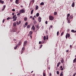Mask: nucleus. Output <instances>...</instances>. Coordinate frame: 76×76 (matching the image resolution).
<instances>
[{"label": "nucleus", "instance_id": "obj_1", "mask_svg": "<svg viewBox=\"0 0 76 76\" xmlns=\"http://www.w3.org/2000/svg\"><path fill=\"white\" fill-rule=\"evenodd\" d=\"M25 10H24L23 9L20 10L19 12L21 14L22 13H25Z\"/></svg>", "mask_w": 76, "mask_h": 76}, {"label": "nucleus", "instance_id": "obj_2", "mask_svg": "<svg viewBox=\"0 0 76 76\" xmlns=\"http://www.w3.org/2000/svg\"><path fill=\"white\" fill-rule=\"evenodd\" d=\"M49 18L50 20H53V19H54L53 17L51 15L49 16Z\"/></svg>", "mask_w": 76, "mask_h": 76}, {"label": "nucleus", "instance_id": "obj_3", "mask_svg": "<svg viewBox=\"0 0 76 76\" xmlns=\"http://www.w3.org/2000/svg\"><path fill=\"white\" fill-rule=\"evenodd\" d=\"M67 35L68 38H69L70 37V34H68V33L66 34V39L67 38Z\"/></svg>", "mask_w": 76, "mask_h": 76}, {"label": "nucleus", "instance_id": "obj_4", "mask_svg": "<svg viewBox=\"0 0 76 76\" xmlns=\"http://www.w3.org/2000/svg\"><path fill=\"white\" fill-rule=\"evenodd\" d=\"M16 31H17V28H14L13 29L12 31L13 32H16Z\"/></svg>", "mask_w": 76, "mask_h": 76}, {"label": "nucleus", "instance_id": "obj_5", "mask_svg": "<svg viewBox=\"0 0 76 76\" xmlns=\"http://www.w3.org/2000/svg\"><path fill=\"white\" fill-rule=\"evenodd\" d=\"M38 20L39 22H41V18L40 17H39L38 19Z\"/></svg>", "mask_w": 76, "mask_h": 76}, {"label": "nucleus", "instance_id": "obj_6", "mask_svg": "<svg viewBox=\"0 0 76 76\" xmlns=\"http://www.w3.org/2000/svg\"><path fill=\"white\" fill-rule=\"evenodd\" d=\"M13 26H15V27H16V26H17L16 23V22H14V23H13Z\"/></svg>", "mask_w": 76, "mask_h": 76}, {"label": "nucleus", "instance_id": "obj_7", "mask_svg": "<svg viewBox=\"0 0 76 76\" xmlns=\"http://www.w3.org/2000/svg\"><path fill=\"white\" fill-rule=\"evenodd\" d=\"M21 44H22V42L21 41H20L18 44L19 45H20Z\"/></svg>", "mask_w": 76, "mask_h": 76}, {"label": "nucleus", "instance_id": "obj_8", "mask_svg": "<svg viewBox=\"0 0 76 76\" xmlns=\"http://www.w3.org/2000/svg\"><path fill=\"white\" fill-rule=\"evenodd\" d=\"M19 0H16L15 1V3L16 4H19Z\"/></svg>", "mask_w": 76, "mask_h": 76}, {"label": "nucleus", "instance_id": "obj_9", "mask_svg": "<svg viewBox=\"0 0 76 76\" xmlns=\"http://www.w3.org/2000/svg\"><path fill=\"white\" fill-rule=\"evenodd\" d=\"M17 20V17H16L13 20V21H16Z\"/></svg>", "mask_w": 76, "mask_h": 76}, {"label": "nucleus", "instance_id": "obj_10", "mask_svg": "<svg viewBox=\"0 0 76 76\" xmlns=\"http://www.w3.org/2000/svg\"><path fill=\"white\" fill-rule=\"evenodd\" d=\"M71 32H73L74 33H75V32H76V31H75V30H71Z\"/></svg>", "mask_w": 76, "mask_h": 76}, {"label": "nucleus", "instance_id": "obj_11", "mask_svg": "<svg viewBox=\"0 0 76 76\" xmlns=\"http://www.w3.org/2000/svg\"><path fill=\"white\" fill-rule=\"evenodd\" d=\"M72 6L73 7H75V2H73L72 3Z\"/></svg>", "mask_w": 76, "mask_h": 76}, {"label": "nucleus", "instance_id": "obj_12", "mask_svg": "<svg viewBox=\"0 0 76 76\" xmlns=\"http://www.w3.org/2000/svg\"><path fill=\"white\" fill-rule=\"evenodd\" d=\"M69 16H70V14H68L67 15V19H69Z\"/></svg>", "mask_w": 76, "mask_h": 76}, {"label": "nucleus", "instance_id": "obj_13", "mask_svg": "<svg viewBox=\"0 0 76 76\" xmlns=\"http://www.w3.org/2000/svg\"><path fill=\"white\" fill-rule=\"evenodd\" d=\"M0 3H2V4H3L4 3V1H2L1 0H0Z\"/></svg>", "mask_w": 76, "mask_h": 76}, {"label": "nucleus", "instance_id": "obj_14", "mask_svg": "<svg viewBox=\"0 0 76 76\" xmlns=\"http://www.w3.org/2000/svg\"><path fill=\"white\" fill-rule=\"evenodd\" d=\"M67 20H68V23H70V20L68 18V19H67Z\"/></svg>", "mask_w": 76, "mask_h": 76}, {"label": "nucleus", "instance_id": "obj_15", "mask_svg": "<svg viewBox=\"0 0 76 76\" xmlns=\"http://www.w3.org/2000/svg\"><path fill=\"white\" fill-rule=\"evenodd\" d=\"M36 28H37V29L38 30V29H39V27L38 26V25H37L36 26Z\"/></svg>", "mask_w": 76, "mask_h": 76}, {"label": "nucleus", "instance_id": "obj_16", "mask_svg": "<svg viewBox=\"0 0 76 76\" xmlns=\"http://www.w3.org/2000/svg\"><path fill=\"white\" fill-rule=\"evenodd\" d=\"M33 33V32H32V31H31L29 32V34L30 35H32V34Z\"/></svg>", "mask_w": 76, "mask_h": 76}, {"label": "nucleus", "instance_id": "obj_17", "mask_svg": "<svg viewBox=\"0 0 76 76\" xmlns=\"http://www.w3.org/2000/svg\"><path fill=\"white\" fill-rule=\"evenodd\" d=\"M5 7H6V6L4 5L3 7V9H2V10H4V9H5Z\"/></svg>", "mask_w": 76, "mask_h": 76}, {"label": "nucleus", "instance_id": "obj_18", "mask_svg": "<svg viewBox=\"0 0 76 76\" xmlns=\"http://www.w3.org/2000/svg\"><path fill=\"white\" fill-rule=\"evenodd\" d=\"M27 28H28V29H29L30 28V25H28V26H27Z\"/></svg>", "mask_w": 76, "mask_h": 76}, {"label": "nucleus", "instance_id": "obj_19", "mask_svg": "<svg viewBox=\"0 0 76 76\" xmlns=\"http://www.w3.org/2000/svg\"><path fill=\"white\" fill-rule=\"evenodd\" d=\"M33 12H34V10H32L31 11V15H32V14H33Z\"/></svg>", "mask_w": 76, "mask_h": 76}, {"label": "nucleus", "instance_id": "obj_20", "mask_svg": "<svg viewBox=\"0 0 76 76\" xmlns=\"http://www.w3.org/2000/svg\"><path fill=\"white\" fill-rule=\"evenodd\" d=\"M39 13H37L36 14V16H37V17L39 16Z\"/></svg>", "mask_w": 76, "mask_h": 76}, {"label": "nucleus", "instance_id": "obj_21", "mask_svg": "<svg viewBox=\"0 0 76 76\" xmlns=\"http://www.w3.org/2000/svg\"><path fill=\"white\" fill-rule=\"evenodd\" d=\"M16 15H15L12 17V19H15V18H16Z\"/></svg>", "mask_w": 76, "mask_h": 76}, {"label": "nucleus", "instance_id": "obj_22", "mask_svg": "<svg viewBox=\"0 0 76 76\" xmlns=\"http://www.w3.org/2000/svg\"><path fill=\"white\" fill-rule=\"evenodd\" d=\"M40 4V5H44V3L43 2H42Z\"/></svg>", "mask_w": 76, "mask_h": 76}, {"label": "nucleus", "instance_id": "obj_23", "mask_svg": "<svg viewBox=\"0 0 76 76\" xmlns=\"http://www.w3.org/2000/svg\"><path fill=\"white\" fill-rule=\"evenodd\" d=\"M61 68V70H63V68L62 66H60Z\"/></svg>", "mask_w": 76, "mask_h": 76}, {"label": "nucleus", "instance_id": "obj_24", "mask_svg": "<svg viewBox=\"0 0 76 76\" xmlns=\"http://www.w3.org/2000/svg\"><path fill=\"white\" fill-rule=\"evenodd\" d=\"M57 15V12H54V15Z\"/></svg>", "mask_w": 76, "mask_h": 76}, {"label": "nucleus", "instance_id": "obj_25", "mask_svg": "<svg viewBox=\"0 0 76 76\" xmlns=\"http://www.w3.org/2000/svg\"><path fill=\"white\" fill-rule=\"evenodd\" d=\"M60 62H59L57 65V67H58L59 66V65H60Z\"/></svg>", "mask_w": 76, "mask_h": 76}, {"label": "nucleus", "instance_id": "obj_26", "mask_svg": "<svg viewBox=\"0 0 76 76\" xmlns=\"http://www.w3.org/2000/svg\"><path fill=\"white\" fill-rule=\"evenodd\" d=\"M72 18H73V17H72V15L70 16L69 17L70 19H72Z\"/></svg>", "mask_w": 76, "mask_h": 76}, {"label": "nucleus", "instance_id": "obj_27", "mask_svg": "<svg viewBox=\"0 0 76 76\" xmlns=\"http://www.w3.org/2000/svg\"><path fill=\"white\" fill-rule=\"evenodd\" d=\"M76 61V58H75L74 60H73V63H75Z\"/></svg>", "mask_w": 76, "mask_h": 76}, {"label": "nucleus", "instance_id": "obj_28", "mask_svg": "<svg viewBox=\"0 0 76 76\" xmlns=\"http://www.w3.org/2000/svg\"><path fill=\"white\" fill-rule=\"evenodd\" d=\"M38 6H37L36 7V10H38Z\"/></svg>", "mask_w": 76, "mask_h": 76}, {"label": "nucleus", "instance_id": "obj_29", "mask_svg": "<svg viewBox=\"0 0 76 76\" xmlns=\"http://www.w3.org/2000/svg\"><path fill=\"white\" fill-rule=\"evenodd\" d=\"M25 50V48H24V47H23L22 48V51H24V50Z\"/></svg>", "mask_w": 76, "mask_h": 76}, {"label": "nucleus", "instance_id": "obj_30", "mask_svg": "<svg viewBox=\"0 0 76 76\" xmlns=\"http://www.w3.org/2000/svg\"><path fill=\"white\" fill-rule=\"evenodd\" d=\"M18 45H17L16 46V47L15 48H14V49H15V50H16V48H18Z\"/></svg>", "mask_w": 76, "mask_h": 76}, {"label": "nucleus", "instance_id": "obj_31", "mask_svg": "<svg viewBox=\"0 0 76 76\" xmlns=\"http://www.w3.org/2000/svg\"><path fill=\"white\" fill-rule=\"evenodd\" d=\"M61 63H64V60H63V59H62L61 60Z\"/></svg>", "mask_w": 76, "mask_h": 76}, {"label": "nucleus", "instance_id": "obj_32", "mask_svg": "<svg viewBox=\"0 0 76 76\" xmlns=\"http://www.w3.org/2000/svg\"><path fill=\"white\" fill-rule=\"evenodd\" d=\"M27 42H27V41H25L24 42V44H27Z\"/></svg>", "mask_w": 76, "mask_h": 76}, {"label": "nucleus", "instance_id": "obj_33", "mask_svg": "<svg viewBox=\"0 0 76 76\" xmlns=\"http://www.w3.org/2000/svg\"><path fill=\"white\" fill-rule=\"evenodd\" d=\"M24 20L25 21H26L27 20V18H24Z\"/></svg>", "mask_w": 76, "mask_h": 76}, {"label": "nucleus", "instance_id": "obj_34", "mask_svg": "<svg viewBox=\"0 0 76 76\" xmlns=\"http://www.w3.org/2000/svg\"><path fill=\"white\" fill-rule=\"evenodd\" d=\"M20 13H19L17 14V16H18V17H19L20 16Z\"/></svg>", "mask_w": 76, "mask_h": 76}, {"label": "nucleus", "instance_id": "obj_35", "mask_svg": "<svg viewBox=\"0 0 76 76\" xmlns=\"http://www.w3.org/2000/svg\"><path fill=\"white\" fill-rule=\"evenodd\" d=\"M44 40H45V39H46V37H45V36H44Z\"/></svg>", "mask_w": 76, "mask_h": 76}, {"label": "nucleus", "instance_id": "obj_36", "mask_svg": "<svg viewBox=\"0 0 76 76\" xmlns=\"http://www.w3.org/2000/svg\"><path fill=\"white\" fill-rule=\"evenodd\" d=\"M16 23L17 25H19V22H18V21H17Z\"/></svg>", "mask_w": 76, "mask_h": 76}, {"label": "nucleus", "instance_id": "obj_37", "mask_svg": "<svg viewBox=\"0 0 76 76\" xmlns=\"http://www.w3.org/2000/svg\"><path fill=\"white\" fill-rule=\"evenodd\" d=\"M32 29L33 30V31H35V27H34L33 28H31V29Z\"/></svg>", "mask_w": 76, "mask_h": 76}, {"label": "nucleus", "instance_id": "obj_38", "mask_svg": "<svg viewBox=\"0 0 76 76\" xmlns=\"http://www.w3.org/2000/svg\"><path fill=\"white\" fill-rule=\"evenodd\" d=\"M25 25H26V26H27V25H28V23H25Z\"/></svg>", "mask_w": 76, "mask_h": 76}, {"label": "nucleus", "instance_id": "obj_39", "mask_svg": "<svg viewBox=\"0 0 76 76\" xmlns=\"http://www.w3.org/2000/svg\"><path fill=\"white\" fill-rule=\"evenodd\" d=\"M64 34V32H63L61 33V36H62V35H63Z\"/></svg>", "mask_w": 76, "mask_h": 76}, {"label": "nucleus", "instance_id": "obj_40", "mask_svg": "<svg viewBox=\"0 0 76 76\" xmlns=\"http://www.w3.org/2000/svg\"><path fill=\"white\" fill-rule=\"evenodd\" d=\"M43 76H45V73L43 72Z\"/></svg>", "mask_w": 76, "mask_h": 76}, {"label": "nucleus", "instance_id": "obj_41", "mask_svg": "<svg viewBox=\"0 0 76 76\" xmlns=\"http://www.w3.org/2000/svg\"><path fill=\"white\" fill-rule=\"evenodd\" d=\"M11 19V18L10 17H8V18H7V20H9V19Z\"/></svg>", "mask_w": 76, "mask_h": 76}, {"label": "nucleus", "instance_id": "obj_42", "mask_svg": "<svg viewBox=\"0 0 76 76\" xmlns=\"http://www.w3.org/2000/svg\"><path fill=\"white\" fill-rule=\"evenodd\" d=\"M26 44L24 43V44H23V47H25V46H26Z\"/></svg>", "mask_w": 76, "mask_h": 76}, {"label": "nucleus", "instance_id": "obj_43", "mask_svg": "<svg viewBox=\"0 0 76 76\" xmlns=\"http://www.w3.org/2000/svg\"><path fill=\"white\" fill-rule=\"evenodd\" d=\"M59 34V32L58 31V32H57V35H58Z\"/></svg>", "mask_w": 76, "mask_h": 76}, {"label": "nucleus", "instance_id": "obj_44", "mask_svg": "<svg viewBox=\"0 0 76 76\" xmlns=\"http://www.w3.org/2000/svg\"><path fill=\"white\" fill-rule=\"evenodd\" d=\"M57 73L58 75V74H59V72H58V71H57Z\"/></svg>", "mask_w": 76, "mask_h": 76}, {"label": "nucleus", "instance_id": "obj_45", "mask_svg": "<svg viewBox=\"0 0 76 76\" xmlns=\"http://www.w3.org/2000/svg\"><path fill=\"white\" fill-rule=\"evenodd\" d=\"M12 10L13 11V12H15V9H13Z\"/></svg>", "mask_w": 76, "mask_h": 76}, {"label": "nucleus", "instance_id": "obj_46", "mask_svg": "<svg viewBox=\"0 0 76 76\" xmlns=\"http://www.w3.org/2000/svg\"><path fill=\"white\" fill-rule=\"evenodd\" d=\"M42 42H41L39 41V44H42Z\"/></svg>", "mask_w": 76, "mask_h": 76}, {"label": "nucleus", "instance_id": "obj_47", "mask_svg": "<svg viewBox=\"0 0 76 76\" xmlns=\"http://www.w3.org/2000/svg\"><path fill=\"white\" fill-rule=\"evenodd\" d=\"M5 20V19H4L3 20V21H2L3 23H4V22Z\"/></svg>", "mask_w": 76, "mask_h": 76}, {"label": "nucleus", "instance_id": "obj_48", "mask_svg": "<svg viewBox=\"0 0 76 76\" xmlns=\"http://www.w3.org/2000/svg\"><path fill=\"white\" fill-rule=\"evenodd\" d=\"M45 23L46 24H47V23H48V21H46Z\"/></svg>", "mask_w": 76, "mask_h": 76}, {"label": "nucleus", "instance_id": "obj_49", "mask_svg": "<svg viewBox=\"0 0 76 76\" xmlns=\"http://www.w3.org/2000/svg\"><path fill=\"white\" fill-rule=\"evenodd\" d=\"M32 1L33 2V3H34V2L35 1V0H32Z\"/></svg>", "mask_w": 76, "mask_h": 76}, {"label": "nucleus", "instance_id": "obj_50", "mask_svg": "<svg viewBox=\"0 0 76 76\" xmlns=\"http://www.w3.org/2000/svg\"><path fill=\"white\" fill-rule=\"evenodd\" d=\"M23 51L21 50V54H22V53H23Z\"/></svg>", "mask_w": 76, "mask_h": 76}, {"label": "nucleus", "instance_id": "obj_51", "mask_svg": "<svg viewBox=\"0 0 76 76\" xmlns=\"http://www.w3.org/2000/svg\"><path fill=\"white\" fill-rule=\"evenodd\" d=\"M20 23H21V21H19V24H20Z\"/></svg>", "mask_w": 76, "mask_h": 76}, {"label": "nucleus", "instance_id": "obj_52", "mask_svg": "<svg viewBox=\"0 0 76 76\" xmlns=\"http://www.w3.org/2000/svg\"><path fill=\"white\" fill-rule=\"evenodd\" d=\"M42 45H40V48H41V47H42Z\"/></svg>", "mask_w": 76, "mask_h": 76}, {"label": "nucleus", "instance_id": "obj_53", "mask_svg": "<svg viewBox=\"0 0 76 76\" xmlns=\"http://www.w3.org/2000/svg\"><path fill=\"white\" fill-rule=\"evenodd\" d=\"M32 19L33 20H35V18H34V17Z\"/></svg>", "mask_w": 76, "mask_h": 76}, {"label": "nucleus", "instance_id": "obj_54", "mask_svg": "<svg viewBox=\"0 0 76 76\" xmlns=\"http://www.w3.org/2000/svg\"><path fill=\"white\" fill-rule=\"evenodd\" d=\"M75 75H76V73H75V74H73V76H75Z\"/></svg>", "mask_w": 76, "mask_h": 76}, {"label": "nucleus", "instance_id": "obj_55", "mask_svg": "<svg viewBox=\"0 0 76 76\" xmlns=\"http://www.w3.org/2000/svg\"><path fill=\"white\" fill-rule=\"evenodd\" d=\"M34 26H34V25H33L31 28V29H32V28H34Z\"/></svg>", "mask_w": 76, "mask_h": 76}, {"label": "nucleus", "instance_id": "obj_56", "mask_svg": "<svg viewBox=\"0 0 76 76\" xmlns=\"http://www.w3.org/2000/svg\"><path fill=\"white\" fill-rule=\"evenodd\" d=\"M12 15L13 16H14V15H15V13H12Z\"/></svg>", "mask_w": 76, "mask_h": 76}, {"label": "nucleus", "instance_id": "obj_57", "mask_svg": "<svg viewBox=\"0 0 76 76\" xmlns=\"http://www.w3.org/2000/svg\"><path fill=\"white\" fill-rule=\"evenodd\" d=\"M41 28L42 29H44V26H42V27Z\"/></svg>", "mask_w": 76, "mask_h": 76}, {"label": "nucleus", "instance_id": "obj_58", "mask_svg": "<svg viewBox=\"0 0 76 76\" xmlns=\"http://www.w3.org/2000/svg\"><path fill=\"white\" fill-rule=\"evenodd\" d=\"M63 75V74L61 73V74H60V75L61 76H62Z\"/></svg>", "mask_w": 76, "mask_h": 76}, {"label": "nucleus", "instance_id": "obj_59", "mask_svg": "<svg viewBox=\"0 0 76 76\" xmlns=\"http://www.w3.org/2000/svg\"><path fill=\"white\" fill-rule=\"evenodd\" d=\"M30 18H32V16H30Z\"/></svg>", "mask_w": 76, "mask_h": 76}, {"label": "nucleus", "instance_id": "obj_60", "mask_svg": "<svg viewBox=\"0 0 76 76\" xmlns=\"http://www.w3.org/2000/svg\"><path fill=\"white\" fill-rule=\"evenodd\" d=\"M30 37H31V38H32V35H30Z\"/></svg>", "mask_w": 76, "mask_h": 76}, {"label": "nucleus", "instance_id": "obj_61", "mask_svg": "<svg viewBox=\"0 0 76 76\" xmlns=\"http://www.w3.org/2000/svg\"><path fill=\"white\" fill-rule=\"evenodd\" d=\"M50 28H52L53 27V26H50Z\"/></svg>", "mask_w": 76, "mask_h": 76}, {"label": "nucleus", "instance_id": "obj_62", "mask_svg": "<svg viewBox=\"0 0 76 76\" xmlns=\"http://www.w3.org/2000/svg\"><path fill=\"white\" fill-rule=\"evenodd\" d=\"M49 75H50V76H51V73H50L49 74Z\"/></svg>", "mask_w": 76, "mask_h": 76}, {"label": "nucleus", "instance_id": "obj_63", "mask_svg": "<svg viewBox=\"0 0 76 76\" xmlns=\"http://www.w3.org/2000/svg\"><path fill=\"white\" fill-rule=\"evenodd\" d=\"M70 47L71 48L72 47V45H70Z\"/></svg>", "mask_w": 76, "mask_h": 76}, {"label": "nucleus", "instance_id": "obj_64", "mask_svg": "<svg viewBox=\"0 0 76 76\" xmlns=\"http://www.w3.org/2000/svg\"><path fill=\"white\" fill-rule=\"evenodd\" d=\"M14 40L15 41L16 40V39H14Z\"/></svg>", "mask_w": 76, "mask_h": 76}]
</instances>
